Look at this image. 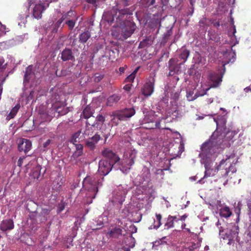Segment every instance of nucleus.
Instances as JSON below:
<instances>
[{"label":"nucleus","instance_id":"nucleus-1","mask_svg":"<svg viewBox=\"0 0 251 251\" xmlns=\"http://www.w3.org/2000/svg\"><path fill=\"white\" fill-rule=\"evenodd\" d=\"M103 177L101 179H97L94 177L87 176L83 180L82 184L84 190L89 193L88 200L86 204H91L92 202V199L96 197L98 192L99 187L102 185Z\"/></svg>","mask_w":251,"mask_h":251},{"label":"nucleus","instance_id":"nucleus-2","mask_svg":"<svg viewBox=\"0 0 251 251\" xmlns=\"http://www.w3.org/2000/svg\"><path fill=\"white\" fill-rule=\"evenodd\" d=\"M134 10L132 7L125 8L122 9H118L117 7L113 8L109 18H107L106 20L108 22H112L116 20L117 22H122L128 15H132Z\"/></svg>","mask_w":251,"mask_h":251},{"label":"nucleus","instance_id":"nucleus-3","mask_svg":"<svg viewBox=\"0 0 251 251\" xmlns=\"http://www.w3.org/2000/svg\"><path fill=\"white\" fill-rule=\"evenodd\" d=\"M219 235L223 239H227L228 240V244H230L234 240L239 241L238 239V232L239 227L238 226L235 224L231 225L229 228L226 229V232L224 234V231L223 227L220 226L219 228Z\"/></svg>","mask_w":251,"mask_h":251},{"label":"nucleus","instance_id":"nucleus-4","mask_svg":"<svg viewBox=\"0 0 251 251\" xmlns=\"http://www.w3.org/2000/svg\"><path fill=\"white\" fill-rule=\"evenodd\" d=\"M135 113V110L133 108H125L124 110L116 111L112 113L111 121L115 125H118L119 121H126L127 118L133 116Z\"/></svg>","mask_w":251,"mask_h":251},{"label":"nucleus","instance_id":"nucleus-5","mask_svg":"<svg viewBox=\"0 0 251 251\" xmlns=\"http://www.w3.org/2000/svg\"><path fill=\"white\" fill-rule=\"evenodd\" d=\"M215 148L210 142H204L201 147V156L204 158H209L215 153Z\"/></svg>","mask_w":251,"mask_h":251},{"label":"nucleus","instance_id":"nucleus-6","mask_svg":"<svg viewBox=\"0 0 251 251\" xmlns=\"http://www.w3.org/2000/svg\"><path fill=\"white\" fill-rule=\"evenodd\" d=\"M223 75L215 72H209L208 74L207 79L208 82L211 83L208 88H217L219 86L222 81Z\"/></svg>","mask_w":251,"mask_h":251},{"label":"nucleus","instance_id":"nucleus-7","mask_svg":"<svg viewBox=\"0 0 251 251\" xmlns=\"http://www.w3.org/2000/svg\"><path fill=\"white\" fill-rule=\"evenodd\" d=\"M134 23L127 21L125 23V26L121 28V35L124 39H127L131 36L135 29Z\"/></svg>","mask_w":251,"mask_h":251},{"label":"nucleus","instance_id":"nucleus-8","mask_svg":"<svg viewBox=\"0 0 251 251\" xmlns=\"http://www.w3.org/2000/svg\"><path fill=\"white\" fill-rule=\"evenodd\" d=\"M113 166L107 160L101 159L99 163V172L101 175L105 176L110 173Z\"/></svg>","mask_w":251,"mask_h":251},{"label":"nucleus","instance_id":"nucleus-9","mask_svg":"<svg viewBox=\"0 0 251 251\" xmlns=\"http://www.w3.org/2000/svg\"><path fill=\"white\" fill-rule=\"evenodd\" d=\"M101 154L105 158L104 159L107 160L109 162H110L113 165L118 162L120 159L115 153L108 149L103 150L101 152Z\"/></svg>","mask_w":251,"mask_h":251},{"label":"nucleus","instance_id":"nucleus-10","mask_svg":"<svg viewBox=\"0 0 251 251\" xmlns=\"http://www.w3.org/2000/svg\"><path fill=\"white\" fill-rule=\"evenodd\" d=\"M182 63L178 64L177 60L175 58H171L168 62V68L169 70V76H173L175 74H178L180 72L181 65Z\"/></svg>","mask_w":251,"mask_h":251},{"label":"nucleus","instance_id":"nucleus-11","mask_svg":"<svg viewBox=\"0 0 251 251\" xmlns=\"http://www.w3.org/2000/svg\"><path fill=\"white\" fill-rule=\"evenodd\" d=\"M155 79L153 77L149 79L143 87L141 92L142 94L145 97H149L152 95L154 92Z\"/></svg>","mask_w":251,"mask_h":251},{"label":"nucleus","instance_id":"nucleus-12","mask_svg":"<svg viewBox=\"0 0 251 251\" xmlns=\"http://www.w3.org/2000/svg\"><path fill=\"white\" fill-rule=\"evenodd\" d=\"M29 212L30 213H36L39 214V216L41 217V222H44L48 219V216L50 213V210L49 209L43 208L41 207V205H36L35 211L31 210L29 208H27Z\"/></svg>","mask_w":251,"mask_h":251},{"label":"nucleus","instance_id":"nucleus-13","mask_svg":"<svg viewBox=\"0 0 251 251\" xmlns=\"http://www.w3.org/2000/svg\"><path fill=\"white\" fill-rule=\"evenodd\" d=\"M136 154L132 151L129 153L124 154V158L122 161V165L126 169H130V167L134 164Z\"/></svg>","mask_w":251,"mask_h":251},{"label":"nucleus","instance_id":"nucleus-14","mask_svg":"<svg viewBox=\"0 0 251 251\" xmlns=\"http://www.w3.org/2000/svg\"><path fill=\"white\" fill-rule=\"evenodd\" d=\"M32 144L30 140L26 139H20L18 144V150L19 151H24L26 153L31 148Z\"/></svg>","mask_w":251,"mask_h":251},{"label":"nucleus","instance_id":"nucleus-15","mask_svg":"<svg viewBox=\"0 0 251 251\" xmlns=\"http://www.w3.org/2000/svg\"><path fill=\"white\" fill-rule=\"evenodd\" d=\"M227 160V158L222 160L217 166V173L219 172L220 175L222 177H226L229 174V170H227V163H226Z\"/></svg>","mask_w":251,"mask_h":251},{"label":"nucleus","instance_id":"nucleus-16","mask_svg":"<svg viewBox=\"0 0 251 251\" xmlns=\"http://www.w3.org/2000/svg\"><path fill=\"white\" fill-rule=\"evenodd\" d=\"M14 227V222L10 219L3 220L0 224V229L3 231L11 230Z\"/></svg>","mask_w":251,"mask_h":251},{"label":"nucleus","instance_id":"nucleus-17","mask_svg":"<svg viewBox=\"0 0 251 251\" xmlns=\"http://www.w3.org/2000/svg\"><path fill=\"white\" fill-rule=\"evenodd\" d=\"M101 139L100 136L98 134H96L94 136L87 139L86 141V146L90 148L91 150H93L96 147V144Z\"/></svg>","mask_w":251,"mask_h":251},{"label":"nucleus","instance_id":"nucleus-18","mask_svg":"<svg viewBox=\"0 0 251 251\" xmlns=\"http://www.w3.org/2000/svg\"><path fill=\"white\" fill-rule=\"evenodd\" d=\"M45 8H46L43 3L36 4L33 11V17L37 19H41L42 18V13Z\"/></svg>","mask_w":251,"mask_h":251},{"label":"nucleus","instance_id":"nucleus-19","mask_svg":"<svg viewBox=\"0 0 251 251\" xmlns=\"http://www.w3.org/2000/svg\"><path fill=\"white\" fill-rule=\"evenodd\" d=\"M202 239H198L196 243L192 242L187 244L182 249V251H193L195 249H198L201 246Z\"/></svg>","mask_w":251,"mask_h":251},{"label":"nucleus","instance_id":"nucleus-20","mask_svg":"<svg viewBox=\"0 0 251 251\" xmlns=\"http://www.w3.org/2000/svg\"><path fill=\"white\" fill-rule=\"evenodd\" d=\"M61 59L64 61L73 60L74 59L72 50L65 48L61 52Z\"/></svg>","mask_w":251,"mask_h":251},{"label":"nucleus","instance_id":"nucleus-21","mask_svg":"<svg viewBox=\"0 0 251 251\" xmlns=\"http://www.w3.org/2000/svg\"><path fill=\"white\" fill-rule=\"evenodd\" d=\"M94 109H92L89 105H87L83 109L82 114L80 115L81 118L88 119L93 116L94 113Z\"/></svg>","mask_w":251,"mask_h":251},{"label":"nucleus","instance_id":"nucleus-22","mask_svg":"<svg viewBox=\"0 0 251 251\" xmlns=\"http://www.w3.org/2000/svg\"><path fill=\"white\" fill-rule=\"evenodd\" d=\"M153 39L154 38L152 37L151 36L146 37L145 39L140 42L138 48L139 49H143L149 47L152 44Z\"/></svg>","mask_w":251,"mask_h":251},{"label":"nucleus","instance_id":"nucleus-23","mask_svg":"<svg viewBox=\"0 0 251 251\" xmlns=\"http://www.w3.org/2000/svg\"><path fill=\"white\" fill-rule=\"evenodd\" d=\"M121 96L118 94H113L108 98L107 100L106 104L108 106H113L114 104L117 103L121 99Z\"/></svg>","mask_w":251,"mask_h":251},{"label":"nucleus","instance_id":"nucleus-24","mask_svg":"<svg viewBox=\"0 0 251 251\" xmlns=\"http://www.w3.org/2000/svg\"><path fill=\"white\" fill-rule=\"evenodd\" d=\"M77 17L76 15V13L75 11L70 10V11H68L67 12L64 13L63 14L61 18L63 20V21H67L68 20H73L74 18Z\"/></svg>","mask_w":251,"mask_h":251},{"label":"nucleus","instance_id":"nucleus-25","mask_svg":"<svg viewBox=\"0 0 251 251\" xmlns=\"http://www.w3.org/2000/svg\"><path fill=\"white\" fill-rule=\"evenodd\" d=\"M205 169L204 177H209L214 176L217 173V167L215 169H211L209 167V165L206 163L204 164Z\"/></svg>","mask_w":251,"mask_h":251},{"label":"nucleus","instance_id":"nucleus-26","mask_svg":"<svg viewBox=\"0 0 251 251\" xmlns=\"http://www.w3.org/2000/svg\"><path fill=\"white\" fill-rule=\"evenodd\" d=\"M69 111V108L64 105L55 106V112L58 113V117L66 115Z\"/></svg>","mask_w":251,"mask_h":251},{"label":"nucleus","instance_id":"nucleus-27","mask_svg":"<svg viewBox=\"0 0 251 251\" xmlns=\"http://www.w3.org/2000/svg\"><path fill=\"white\" fill-rule=\"evenodd\" d=\"M219 214L221 217L227 218L231 215L232 212L229 208L226 206L220 209Z\"/></svg>","mask_w":251,"mask_h":251},{"label":"nucleus","instance_id":"nucleus-28","mask_svg":"<svg viewBox=\"0 0 251 251\" xmlns=\"http://www.w3.org/2000/svg\"><path fill=\"white\" fill-rule=\"evenodd\" d=\"M75 147V151L73 153V156L75 158H77L81 156L83 154V146L80 144H74Z\"/></svg>","mask_w":251,"mask_h":251},{"label":"nucleus","instance_id":"nucleus-29","mask_svg":"<svg viewBox=\"0 0 251 251\" xmlns=\"http://www.w3.org/2000/svg\"><path fill=\"white\" fill-rule=\"evenodd\" d=\"M110 237L118 238L122 234V230L120 228L115 227L110 230L108 233Z\"/></svg>","mask_w":251,"mask_h":251},{"label":"nucleus","instance_id":"nucleus-30","mask_svg":"<svg viewBox=\"0 0 251 251\" xmlns=\"http://www.w3.org/2000/svg\"><path fill=\"white\" fill-rule=\"evenodd\" d=\"M190 55V51L185 48H182L179 55V58L183 60L182 64L185 63Z\"/></svg>","mask_w":251,"mask_h":251},{"label":"nucleus","instance_id":"nucleus-31","mask_svg":"<svg viewBox=\"0 0 251 251\" xmlns=\"http://www.w3.org/2000/svg\"><path fill=\"white\" fill-rule=\"evenodd\" d=\"M20 108V105L19 103H17L11 110L9 114L7 116L6 119L7 120H10L13 119Z\"/></svg>","mask_w":251,"mask_h":251},{"label":"nucleus","instance_id":"nucleus-32","mask_svg":"<svg viewBox=\"0 0 251 251\" xmlns=\"http://www.w3.org/2000/svg\"><path fill=\"white\" fill-rule=\"evenodd\" d=\"M156 0H140V5L144 8H149L155 4Z\"/></svg>","mask_w":251,"mask_h":251},{"label":"nucleus","instance_id":"nucleus-33","mask_svg":"<svg viewBox=\"0 0 251 251\" xmlns=\"http://www.w3.org/2000/svg\"><path fill=\"white\" fill-rule=\"evenodd\" d=\"M33 75L31 67L28 66L26 68L25 75H24V82H28L31 79L32 76Z\"/></svg>","mask_w":251,"mask_h":251},{"label":"nucleus","instance_id":"nucleus-34","mask_svg":"<svg viewBox=\"0 0 251 251\" xmlns=\"http://www.w3.org/2000/svg\"><path fill=\"white\" fill-rule=\"evenodd\" d=\"M91 34L89 31H86L81 33L79 36V41L85 43L90 38Z\"/></svg>","mask_w":251,"mask_h":251},{"label":"nucleus","instance_id":"nucleus-35","mask_svg":"<svg viewBox=\"0 0 251 251\" xmlns=\"http://www.w3.org/2000/svg\"><path fill=\"white\" fill-rule=\"evenodd\" d=\"M125 197L124 195L117 194L113 198L112 202L114 204H122L125 201Z\"/></svg>","mask_w":251,"mask_h":251},{"label":"nucleus","instance_id":"nucleus-36","mask_svg":"<svg viewBox=\"0 0 251 251\" xmlns=\"http://www.w3.org/2000/svg\"><path fill=\"white\" fill-rule=\"evenodd\" d=\"M172 33L173 31L171 28L168 30L165 33H164L163 35V37L161 41V44L165 45L168 41L170 36L172 35Z\"/></svg>","mask_w":251,"mask_h":251},{"label":"nucleus","instance_id":"nucleus-37","mask_svg":"<svg viewBox=\"0 0 251 251\" xmlns=\"http://www.w3.org/2000/svg\"><path fill=\"white\" fill-rule=\"evenodd\" d=\"M145 127L147 129L162 128L160 126V121H156L155 122H152L150 125H145ZM162 128H163L162 127Z\"/></svg>","mask_w":251,"mask_h":251},{"label":"nucleus","instance_id":"nucleus-38","mask_svg":"<svg viewBox=\"0 0 251 251\" xmlns=\"http://www.w3.org/2000/svg\"><path fill=\"white\" fill-rule=\"evenodd\" d=\"M78 17H76L74 18L73 20H68L65 22V24L67 25L68 26L69 29L70 30H72L74 28L75 24L78 20Z\"/></svg>","mask_w":251,"mask_h":251},{"label":"nucleus","instance_id":"nucleus-39","mask_svg":"<svg viewBox=\"0 0 251 251\" xmlns=\"http://www.w3.org/2000/svg\"><path fill=\"white\" fill-rule=\"evenodd\" d=\"M156 220H154L153 228L157 229L161 225V220L162 219L161 215L160 214H156Z\"/></svg>","mask_w":251,"mask_h":251},{"label":"nucleus","instance_id":"nucleus-40","mask_svg":"<svg viewBox=\"0 0 251 251\" xmlns=\"http://www.w3.org/2000/svg\"><path fill=\"white\" fill-rule=\"evenodd\" d=\"M210 89V88H207L205 89H203L201 91L197 92L195 95H194V97L190 100H193L197 98H198L199 97H202L203 96L207 94V91Z\"/></svg>","mask_w":251,"mask_h":251},{"label":"nucleus","instance_id":"nucleus-41","mask_svg":"<svg viewBox=\"0 0 251 251\" xmlns=\"http://www.w3.org/2000/svg\"><path fill=\"white\" fill-rule=\"evenodd\" d=\"M155 122L154 116L153 115H146L143 120V122L145 125H150L151 123Z\"/></svg>","mask_w":251,"mask_h":251},{"label":"nucleus","instance_id":"nucleus-42","mask_svg":"<svg viewBox=\"0 0 251 251\" xmlns=\"http://www.w3.org/2000/svg\"><path fill=\"white\" fill-rule=\"evenodd\" d=\"M39 114L42 120L41 123L48 122L50 120V116L46 112H40Z\"/></svg>","mask_w":251,"mask_h":251},{"label":"nucleus","instance_id":"nucleus-43","mask_svg":"<svg viewBox=\"0 0 251 251\" xmlns=\"http://www.w3.org/2000/svg\"><path fill=\"white\" fill-rule=\"evenodd\" d=\"M81 131L78 130L77 132L74 133L70 139V142L73 143V144H75L77 142V139L79 138L81 134Z\"/></svg>","mask_w":251,"mask_h":251},{"label":"nucleus","instance_id":"nucleus-44","mask_svg":"<svg viewBox=\"0 0 251 251\" xmlns=\"http://www.w3.org/2000/svg\"><path fill=\"white\" fill-rule=\"evenodd\" d=\"M172 216L169 215L167 218V221L166 224H165V226L166 227V228L169 229L174 227V222L173 221Z\"/></svg>","mask_w":251,"mask_h":251},{"label":"nucleus","instance_id":"nucleus-45","mask_svg":"<svg viewBox=\"0 0 251 251\" xmlns=\"http://www.w3.org/2000/svg\"><path fill=\"white\" fill-rule=\"evenodd\" d=\"M103 74L96 73L94 74L93 76V79L95 82H99L103 78Z\"/></svg>","mask_w":251,"mask_h":251},{"label":"nucleus","instance_id":"nucleus-46","mask_svg":"<svg viewBox=\"0 0 251 251\" xmlns=\"http://www.w3.org/2000/svg\"><path fill=\"white\" fill-rule=\"evenodd\" d=\"M7 65L3 57H0V71L3 72L6 68Z\"/></svg>","mask_w":251,"mask_h":251},{"label":"nucleus","instance_id":"nucleus-47","mask_svg":"<svg viewBox=\"0 0 251 251\" xmlns=\"http://www.w3.org/2000/svg\"><path fill=\"white\" fill-rule=\"evenodd\" d=\"M135 77V75L133 74H131L130 75H129L126 78V82H132Z\"/></svg>","mask_w":251,"mask_h":251},{"label":"nucleus","instance_id":"nucleus-48","mask_svg":"<svg viewBox=\"0 0 251 251\" xmlns=\"http://www.w3.org/2000/svg\"><path fill=\"white\" fill-rule=\"evenodd\" d=\"M96 121L103 123L105 121V117L101 114H99L96 117Z\"/></svg>","mask_w":251,"mask_h":251},{"label":"nucleus","instance_id":"nucleus-49","mask_svg":"<svg viewBox=\"0 0 251 251\" xmlns=\"http://www.w3.org/2000/svg\"><path fill=\"white\" fill-rule=\"evenodd\" d=\"M122 2L125 5L128 6L130 4H131L133 1L134 0H121Z\"/></svg>","mask_w":251,"mask_h":251},{"label":"nucleus","instance_id":"nucleus-50","mask_svg":"<svg viewBox=\"0 0 251 251\" xmlns=\"http://www.w3.org/2000/svg\"><path fill=\"white\" fill-rule=\"evenodd\" d=\"M227 170H229V173L230 171L232 172V173H234L236 171V169L235 167L231 164H229V165H227Z\"/></svg>","mask_w":251,"mask_h":251},{"label":"nucleus","instance_id":"nucleus-51","mask_svg":"<svg viewBox=\"0 0 251 251\" xmlns=\"http://www.w3.org/2000/svg\"><path fill=\"white\" fill-rule=\"evenodd\" d=\"M25 158V156L20 157L17 162V165L19 167H21L23 165V161Z\"/></svg>","mask_w":251,"mask_h":251},{"label":"nucleus","instance_id":"nucleus-52","mask_svg":"<svg viewBox=\"0 0 251 251\" xmlns=\"http://www.w3.org/2000/svg\"><path fill=\"white\" fill-rule=\"evenodd\" d=\"M127 240H128V241H131V242L133 243V244L132 245L129 246L130 248H133L135 242L134 238H133L131 235H130L127 238Z\"/></svg>","mask_w":251,"mask_h":251},{"label":"nucleus","instance_id":"nucleus-53","mask_svg":"<svg viewBox=\"0 0 251 251\" xmlns=\"http://www.w3.org/2000/svg\"><path fill=\"white\" fill-rule=\"evenodd\" d=\"M63 22V21L61 18L56 22V23L54 24V26L59 28L61 26V25Z\"/></svg>","mask_w":251,"mask_h":251},{"label":"nucleus","instance_id":"nucleus-54","mask_svg":"<svg viewBox=\"0 0 251 251\" xmlns=\"http://www.w3.org/2000/svg\"><path fill=\"white\" fill-rule=\"evenodd\" d=\"M239 206H240V205H238L237 207H236L235 209V212L238 215V218H239V214H240V210H241V208Z\"/></svg>","mask_w":251,"mask_h":251},{"label":"nucleus","instance_id":"nucleus-55","mask_svg":"<svg viewBox=\"0 0 251 251\" xmlns=\"http://www.w3.org/2000/svg\"><path fill=\"white\" fill-rule=\"evenodd\" d=\"M86 1L90 4H92L94 5H97V2L99 1V0H86Z\"/></svg>","mask_w":251,"mask_h":251},{"label":"nucleus","instance_id":"nucleus-56","mask_svg":"<svg viewBox=\"0 0 251 251\" xmlns=\"http://www.w3.org/2000/svg\"><path fill=\"white\" fill-rule=\"evenodd\" d=\"M51 143L50 139L47 140L44 144H43V147L44 148H47Z\"/></svg>","mask_w":251,"mask_h":251},{"label":"nucleus","instance_id":"nucleus-57","mask_svg":"<svg viewBox=\"0 0 251 251\" xmlns=\"http://www.w3.org/2000/svg\"><path fill=\"white\" fill-rule=\"evenodd\" d=\"M124 89L126 91H129L131 89V85L130 84H126L124 86Z\"/></svg>","mask_w":251,"mask_h":251},{"label":"nucleus","instance_id":"nucleus-58","mask_svg":"<svg viewBox=\"0 0 251 251\" xmlns=\"http://www.w3.org/2000/svg\"><path fill=\"white\" fill-rule=\"evenodd\" d=\"M60 206L58 207L57 212L59 213L61 212L65 208V205H59Z\"/></svg>","mask_w":251,"mask_h":251},{"label":"nucleus","instance_id":"nucleus-59","mask_svg":"<svg viewBox=\"0 0 251 251\" xmlns=\"http://www.w3.org/2000/svg\"><path fill=\"white\" fill-rule=\"evenodd\" d=\"M187 217L188 215L187 214H184L182 216H180L179 217V219H177V220L184 221Z\"/></svg>","mask_w":251,"mask_h":251},{"label":"nucleus","instance_id":"nucleus-60","mask_svg":"<svg viewBox=\"0 0 251 251\" xmlns=\"http://www.w3.org/2000/svg\"><path fill=\"white\" fill-rule=\"evenodd\" d=\"M190 236L192 237V238H197V239H200L199 237H198V235L196 233H195L194 232H192L190 234Z\"/></svg>","mask_w":251,"mask_h":251},{"label":"nucleus","instance_id":"nucleus-61","mask_svg":"<svg viewBox=\"0 0 251 251\" xmlns=\"http://www.w3.org/2000/svg\"><path fill=\"white\" fill-rule=\"evenodd\" d=\"M31 232H30V234H32L33 233H34L37 230V227L36 226H32L31 228Z\"/></svg>","mask_w":251,"mask_h":251},{"label":"nucleus","instance_id":"nucleus-62","mask_svg":"<svg viewBox=\"0 0 251 251\" xmlns=\"http://www.w3.org/2000/svg\"><path fill=\"white\" fill-rule=\"evenodd\" d=\"M248 215L251 217V205H248Z\"/></svg>","mask_w":251,"mask_h":251},{"label":"nucleus","instance_id":"nucleus-63","mask_svg":"<svg viewBox=\"0 0 251 251\" xmlns=\"http://www.w3.org/2000/svg\"><path fill=\"white\" fill-rule=\"evenodd\" d=\"M58 27H57L54 25L51 32L52 33H56L58 31Z\"/></svg>","mask_w":251,"mask_h":251},{"label":"nucleus","instance_id":"nucleus-64","mask_svg":"<svg viewBox=\"0 0 251 251\" xmlns=\"http://www.w3.org/2000/svg\"><path fill=\"white\" fill-rule=\"evenodd\" d=\"M244 91L247 93L249 91H251V87H247L244 89Z\"/></svg>","mask_w":251,"mask_h":251}]
</instances>
